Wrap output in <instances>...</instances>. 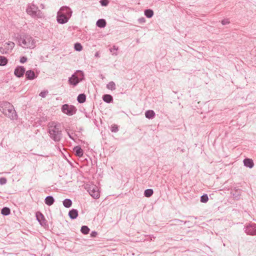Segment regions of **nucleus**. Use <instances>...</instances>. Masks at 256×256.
<instances>
[{
	"instance_id": "nucleus-1",
	"label": "nucleus",
	"mask_w": 256,
	"mask_h": 256,
	"mask_svg": "<svg viewBox=\"0 0 256 256\" xmlns=\"http://www.w3.org/2000/svg\"><path fill=\"white\" fill-rule=\"evenodd\" d=\"M50 137L55 142H59L62 136V128L60 122H51L48 124Z\"/></svg>"
},
{
	"instance_id": "nucleus-2",
	"label": "nucleus",
	"mask_w": 256,
	"mask_h": 256,
	"mask_svg": "<svg viewBox=\"0 0 256 256\" xmlns=\"http://www.w3.org/2000/svg\"><path fill=\"white\" fill-rule=\"evenodd\" d=\"M0 110L4 114L11 120H16L18 118L14 106L8 102H0Z\"/></svg>"
},
{
	"instance_id": "nucleus-3",
	"label": "nucleus",
	"mask_w": 256,
	"mask_h": 256,
	"mask_svg": "<svg viewBox=\"0 0 256 256\" xmlns=\"http://www.w3.org/2000/svg\"><path fill=\"white\" fill-rule=\"evenodd\" d=\"M18 44L24 48H34L36 42L30 35H20L18 38Z\"/></svg>"
},
{
	"instance_id": "nucleus-4",
	"label": "nucleus",
	"mask_w": 256,
	"mask_h": 256,
	"mask_svg": "<svg viewBox=\"0 0 256 256\" xmlns=\"http://www.w3.org/2000/svg\"><path fill=\"white\" fill-rule=\"evenodd\" d=\"M26 12L28 14L34 18H42L44 16L42 12L38 8L33 4H28Z\"/></svg>"
},
{
	"instance_id": "nucleus-5",
	"label": "nucleus",
	"mask_w": 256,
	"mask_h": 256,
	"mask_svg": "<svg viewBox=\"0 0 256 256\" xmlns=\"http://www.w3.org/2000/svg\"><path fill=\"white\" fill-rule=\"evenodd\" d=\"M62 111L68 116H72L76 114V108L74 106L64 104L62 106Z\"/></svg>"
},
{
	"instance_id": "nucleus-6",
	"label": "nucleus",
	"mask_w": 256,
	"mask_h": 256,
	"mask_svg": "<svg viewBox=\"0 0 256 256\" xmlns=\"http://www.w3.org/2000/svg\"><path fill=\"white\" fill-rule=\"evenodd\" d=\"M14 46V43L12 42H6L3 47L0 48V51L2 54L8 53Z\"/></svg>"
},
{
	"instance_id": "nucleus-7",
	"label": "nucleus",
	"mask_w": 256,
	"mask_h": 256,
	"mask_svg": "<svg viewBox=\"0 0 256 256\" xmlns=\"http://www.w3.org/2000/svg\"><path fill=\"white\" fill-rule=\"evenodd\" d=\"M88 192L94 198H99L100 194L98 188L96 186H92L90 188Z\"/></svg>"
},
{
	"instance_id": "nucleus-8",
	"label": "nucleus",
	"mask_w": 256,
	"mask_h": 256,
	"mask_svg": "<svg viewBox=\"0 0 256 256\" xmlns=\"http://www.w3.org/2000/svg\"><path fill=\"white\" fill-rule=\"evenodd\" d=\"M246 234L250 235L256 234V224H252L248 226L245 228Z\"/></svg>"
},
{
	"instance_id": "nucleus-9",
	"label": "nucleus",
	"mask_w": 256,
	"mask_h": 256,
	"mask_svg": "<svg viewBox=\"0 0 256 256\" xmlns=\"http://www.w3.org/2000/svg\"><path fill=\"white\" fill-rule=\"evenodd\" d=\"M70 18V17H68L66 15L60 14L58 12L57 21L59 24H64L66 23Z\"/></svg>"
},
{
	"instance_id": "nucleus-10",
	"label": "nucleus",
	"mask_w": 256,
	"mask_h": 256,
	"mask_svg": "<svg viewBox=\"0 0 256 256\" xmlns=\"http://www.w3.org/2000/svg\"><path fill=\"white\" fill-rule=\"evenodd\" d=\"M25 68L22 66H18L14 70V74L18 78L22 76L25 72Z\"/></svg>"
},
{
	"instance_id": "nucleus-11",
	"label": "nucleus",
	"mask_w": 256,
	"mask_h": 256,
	"mask_svg": "<svg viewBox=\"0 0 256 256\" xmlns=\"http://www.w3.org/2000/svg\"><path fill=\"white\" fill-rule=\"evenodd\" d=\"M60 14L66 15L68 17H71L72 14V10L66 6H62L58 11Z\"/></svg>"
},
{
	"instance_id": "nucleus-12",
	"label": "nucleus",
	"mask_w": 256,
	"mask_h": 256,
	"mask_svg": "<svg viewBox=\"0 0 256 256\" xmlns=\"http://www.w3.org/2000/svg\"><path fill=\"white\" fill-rule=\"evenodd\" d=\"M76 74H73L70 78L68 79V82L70 84H72L74 86H76L78 84L80 81L76 76Z\"/></svg>"
},
{
	"instance_id": "nucleus-13",
	"label": "nucleus",
	"mask_w": 256,
	"mask_h": 256,
	"mask_svg": "<svg viewBox=\"0 0 256 256\" xmlns=\"http://www.w3.org/2000/svg\"><path fill=\"white\" fill-rule=\"evenodd\" d=\"M26 76L27 79L32 80L36 78L34 72L32 70H28L26 72Z\"/></svg>"
},
{
	"instance_id": "nucleus-14",
	"label": "nucleus",
	"mask_w": 256,
	"mask_h": 256,
	"mask_svg": "<svg viewBox=\"0 0 256 256\" xmlns=\"http://www.w3.org/2000/svg\"><path fill=\"white\" fill-rule=\"evenodd\" d=\"M74 151L75 152V154L76 156L82 157L83 156V150L78 146L74 147Z\"/></svg>"
},
{
	"instance_id": "nucleus-15",
	"label": "nucleus",
	"mask_w": 256,
	"mask_h": 256,
	"mask_svg": "<svg viewBox=\"0 0 256 256\" xmlns=\"http://www.w3.org/2000/svg\"><path fill=\"white\" fill-rule=\"evenodd\" d=\"M68 216L70 218L76 219L78 216V211L76 209H72L70 210Z\"/></svg>"
},
{
	"instance_id": "nucleus-16",
	"label": "nucleus",
	"mask_w": 256,
	"mask_h": 256,
	"mask_svg": "<svg viewBox=\"0 0 256 256\" xmlns=\"http://www.w3.org/2000/svg\"><path fill=\"white\" fill-rule=\"evenodd\" d=\"M244 164L246 166L248 167L249 168H252L254 166L253 160L252 159L250 158L244 159Z\"/></svg>"
},
{
	"instance_id": "nucleus-17",
	"label": "nucleus",
	"mask_w": 256,
	"mask_h": 256,
	"mask_svg": "<svg viewBox=\"0 0 256 256\" xmlns=\"http://www.w3.org/2000/svg\"><path fill=\"white\" fill-rule=\"evenodd\" d=\"M102 100L106 102L109 104L112 102L113 98L110 94H106L102 96Z\"/></svg>"
},
{
	"instance_id": "nucleus-18",
	"label": "nucleus",
	"mask_w": 256,
	"mask_h": 256,
	"mask_svg": "<svg viewBox=\"0 0 256 256\" xmlns=\"http://www.w3.org/2000/svg\"><path fill=\"white\" fill-rule=\"evenodd\" d=\"M44 202L46 204L50 206L54 203V200L52 196H47L45 198Z\"/></svg>"
},
{
	"instance_id": "nucleus-19",
	"label": "nucleus",
	"mask_w": 256,
	"mask_h": 256,
	"mask_svg": "<svg viewBox=\"0 0 256 256\" xmlns=\"http://www.w3.org/2000/svg\"><path fill=\"white\" fill-rule=\"evenodd\" d=\"M145 116L147 118L152 119L155 116V113L152 110H148L145 112Z\"/></svg>"
},
{
	"instance_id": "nucleus-20",
	"label": "nucleus",
	"mask_w": 256,
	"mask_h": 256,
	"mask_svg": "<svg viewBox=\"0 0 256 256\" xmlns=\"http://www.w3.org/2000/svg\"><path fill=\"white\" fill-rule=\"evenodd\" d=\"M106 21L104 19H99L96 23V26L100 28H104L106 26Z\"/></svg>"
},
{
	"instance_id": "nucleus-21",
	"label": "nucleus",
	"mask_w": 256,
	"mask_h": 256,
	"mask_svg": "<svg viewBox=\"0 0 256 256\" xmlns=\"http://www.w3.org/2000/svg\"><path fill=\"white\" fill-rule=\"evenodd\" d=\"M86 100V96L84 94H80L77 98V100L80 103H84Z\"/></svg>"
},
{
	"instance_id": "nucleus-22",
	"label": "nucleus",
	"mask_w": 256,
	"mask_h": 256,
	"mask_svg": "<svg viewBox=\"0 0 256 256\" xmlns=\"http://www.w3.org/2000/svg\"><path fill=\"white\" fill-rule=\"evenodd\" d=\"M232 196L235 199H238L240 195L241 192L240 190H235L234 192V190L231 192Z\"/></svg>"
},
{
	"instance_id": "nucleus-23",
	"label": "nucleus",
	"mask_w": 256,
	"mask_h": 256,
	"mask_svg": "<svg viewBox=\"0 0 256 256\" xmlns=\"http://www.w3.org/2000/svg\"><path fill=\"white\" fill-rule=\"evenodd\" d=\"M74 74H76V76L80 80V81H82L84 78V74L80 70H78Z\"/></svg>"
},
{
	"instance_id": "nucleus-24",
	"label": "nucleus",
	"mask_w": 256,
	"mask_h": 256,
	"mask_svg": "<svg viewBox=\"0 0 256 256\" xmlns=\"http://www.w3.org/2000/svg\"><path fill=\"white\" fill-rule=\"evenodd\" d=\"M72 204V201L70 199L66 198L63 201V205L66 208L70 207Z\"/></svg>"
},
{
	"instance_id": "nucleus-25",
	"label": "nucleus",
	"mask_w": 256,
	"mask_h": 256,
	"mask_svg": "<svg viewBox=\"0 0 256 256\" xmlns=\"http://www.w3.org/2000/svg\"><path fill=\"white\" fill-rule=\"evenodd\" d=\"M106 88L111 90H115L116 88V84L114 82L112 81L107 84Z\"/></svg>"
},
{
	"instance_id": "nucleus-26",
	"label": "nucleus",
	"mask_w": 256,
	"mask_h": 256,
	"mask_svg": "<svg viewBox=\"0 0 256 256\" xmlns=\"http://www.w3.org/2000/svg\"><path fill=\"white\" fill-rule=\"evenodd\" d=\"M144 15L148 18H152L154 15V12L152 10L150 9H148L144 10Z\"/></svg>"
},
{
	"instance_id": "nucleus-27",
	"label": "nucleus",
	"mask_w": 256,
	"mask_h": 256,
	"mask_svg": "<svg viewBox=\"0 0 256 256\" xmlns=\"http://www.w3.org/2000/svg\"><path fill=\"white\" fill-rule=\"evenodd\" d=\"M10 210L8 208L4 207L2 208L1 210V213L4 216H8L10 214Z\"/></svg>"
},
{
	"instance_id": "nucleus-28",
	"label": "nucleus",
	"mask_w": 256,
	"mask_h": 256,
	"mask_svg": "<svg viewBox=\"0 0 256 256\" xmlns=\"http://www.w3.org/2000/svg\"><path fill=\"white\" fill-rule=\"evenodd\" d=\"M154 193L152 189H146L144 190V195L146 197L149 198Z\"/></svg>"
},
{
	"instance_id": "nucleus-29",
	"label": "nucleus",
	"mask_w": 256,
	"mask_h": 256,
	"mask_svg": "<svg viewBox=\"0 0 256 256\" xmlns=\"http://www.w3.org/2000/svg\"><path fill=\"white\" fill-rule=\"evenodd\" d=\"M90 230V228L86 226H82L80 230L81 232L84 234H88Z\"/></svg>"
},
{
	"instance_id": "nucleus-30",
	"label": "nucleus",
	"mask_w": 256,
	"mask_h": 256,
	"mask_svg": "<svg viewBox=\"0 0 256 256\" xmlns=\"http://www.w3.org/2000/svg\"><path fill=\"white\" fill-rule=\"evenodd\" d=\"M8 62V60L4 56H0V66H5Z\"/></svg>"
},
{
	"instance_id": "nucleus-31",
	"label": "nucleus",
	"mask_w": 256,
	"mask_h": 256,
	"mask_svg": "<svg viewBox=\"0 0 256 256\" xmlns=\"http://www.w3.org/2000/svg\"><path fill=\"white\" fill-rule=\"evenodd\" d=\"M74 50L76 51L80 52L82 49V46L80 43L77 42L74 44Z\"/></svg>"
},
{
	"instance_id": "nucleus-32",
	"label": "nucleus",
	"mask_w": 256,
	"mask_h": 256,
	"mask_svg": "<svg viewBox=\"0 0 256 256\" xmlns=\"http://www.w3.org/2000/svg\"><path fill=\"white\" fill-rule=\"evenodd\" d=\"M208 200V198L207 194H204L200 197V202H202L206 203Z\"/></svg>"
},
{
	"instance_id": "nucleus-33",
	"label": "nucleus",
	"mask_w": 256,
	"mask_h": 256,
	"mask_svg": "<svg viewBox=\"0 0 256 256\" xmlns=\"http://www.w3.org/2000/svg\"><path fill=\"white\" fill-rule=\"evenodd\" d=\"M36 216L37 220L41 224H42V223L41 222V220L44 218V216L40 212H38L36 214Z\"/></svg>"
},
{
	"instance_id": "nucleus-34",
	"label": "nucleus",
	"mask_w": 256,
	"mask_h": 256,
	"mask_svg": "<svg viewBox=\"0 0 256 256\" xmlns=\"http://www.w3.org/2000/svg\"><path fill=\"white\" fill-rule=\"evenodd\" d=\"M110 130L112 132H118V128L116 124H113L111 126Z\"/></svg>"
},
{
	"instance_id": "nucleus-35",
	"label": "nucleus",
	"mask_w": 256,
	"mask_h": 256,
	"mask_svg": "<svg viewBox=\"0 0 256 256\" xmlns=\"http://www.w3.org/2000/svg\"><path fill=\"white\" fill-rule=\"evenodd\" d=\"M48 90H44L40 92L39 96H41L42 98H44L46 97L47 94H48Z\"/></svg>"
},
{
	"instance_id": "nucleus-36",
	"label": "nucleus",
	"mask_w": 256,
	"mask_h": 256,
	"mask_svg": "<svg viewBox=\"0 0 256 256\" xmlns=\"http://www.w3.org/2000/svg\"><path fill=\"white\" fill-rule=\"evenodd\" d=\"M174 222H176L175 224H178V225L182 224V223H183L184 224H186V221L184 222L183 220H174Z\"/></svg>"
},
{
	"instance_id": "nucleus-37",
	"label": "nucleus",
	"mask_w": 256,
	"mask_h": 256,
	"mask_svg": "<svg viewBox=\"0 0 256 256\" xmlns=\"http://www.w3.org/2000/svg\"><path fill=\"white\" fill-rule=\"evenodd\" d=\"M100 4L102 6H106L108 4V0H101L100 1Z\"/></svg>"
},
{
	"instance_id": "nucleus-38",
	"label": "nucleus",
	"mask_w": 256,
	"mask_h": 256,
	"mask_svg": "<svg viewBox=\"0 0 256 256\" xmlns=\"http://www.w3.org/2000/svg\"><path fill=\"white\" fill-rule=\"evenodd\" d=\"M7 180L5 178H0V184L2 185L6 183Z\"/></svg>"
},
{
	"instance_id": "nucleus-39",
	"label": "nucleus",
	"mask_w": 256,
	"mask_h": 256,
	"mask_svg": "<svg viewBox=\"0 0 256 256\" xmlns=\"http://www.w3.org/2000/svg\"><path fill=\"white\" fill-rule=\"evenodd\" d=\"M27 60V58L25 56H22L20 59V62L21 63H24Z\"/></svg>"
},
{
	"instance_id": "nucleus-40",
	"label": "nucleus",
	"mask_w": 256,
	"mask_h": 256,
	"mask_svg": "<svg viewBox=\"0 0 256 256\" xmlns=\"http://www.w3.org/2000/svg\"><path fill=\"white\" fill-rule=\"evenodd\" d=\"M138 21L140 23H144L146 22L145 18H138Z\"/></svg>"
},
{
	"instance_id": "nucleus-41",
	"label": "nucleus",
	"mask_w": 256,
	"mask_h": 256,
	"mask_svg": "<svg viewBox=\"0 0 256 256\" xmlns=\"http://www.w3.org/2000/svg\"><path fill=\"white\" fill-rule=\"evenodd\" d=\"M97 232H95V231H92V233L90 234V236L92 237H96L97 235Z\"/></svg>"
},
{
	"instance_id": "nucleus-42",
	"label": "nucleus",
	"mask_w": 256,
	"mask_h": 256,
	"mask_svg": "<svg viewBox=\"0 0 256 256\" xmlns=\"http://www.w3.org/2000/svg\"><path fill=\"white\" fill-rule=\"evenodd\" d=\"M118 50V48L116 47L115 46H113L112 48L110 49V51L112 52L113 50L116 51Z\"/></svg>"
},
{
	"instance_id": "nucleus-43",
	"label": "nucleus",
	"mask_w": 256,
	"mask_h": 256,
	"mask_svg": "<svg viewBox=\"0 0 256 256\" xmlns=\"http://www.w3.org/2000/svg\"><path fill=\"white\" fill-rule=\"evenodd\" d=\"M229 23H230V21L228 20H225V25L226 24H229Z\"/></svg>"
},
{
	"instance_id": "nucleus-44",
	"label": "nucleus",
	"mask_w": 256,
	"mask_h": 256,
	"mask_svg": "<svg viewBox=\"0 0 256 256\" xmlns=\"http://www.w3.org/2000/svg\"><path fill=\"white\" fill-rule=\"evenodd\" d=\"M68 135L69 137H70L71 139L74 140V138L70 134V133H69V132H68Z\"/></svg>"
},
{
	"instance_id": "nucleus-45",
	"label": "nucleus",
	"mask_w": 256,
	"mask_h": 256,
	"mask_svg": "<svg viewBox=\"0 0 256 256\" xmlns=\"http://www.w3.org/2000/svg\"><path fill=\"white\" fill-rule=\"evenodd\" d=\"M222 22V25H224V20H222V22Z\"/></svg>"
},
{
	"instance_id": "nucleus-46",
	"label": "nucleus",
	"mask_w": 256,
	"mask_h": 256,
	"mask_svg": "<svg viewBox=\"0 0 256 256\" xmlns=\"http://www.w3.org/2000/svg\"><path fill=\"white\" fill-rule=\"evenodd\" d=\"M180 150L182 152H184L185 150L184 149H182Z\"/></svg>"
},
{
	"instance_id": "nucleus-47",
	"label": "nucleus",
	"mask_w": 256,
	"mask_h": 256,
	"mask_svg": "<svg viewBox=\"0 0 256 256\" xmlns=\"http://www.w3.org/2000/svg\"><path fill=\"white\" fill-rule=\"evenodd\" d=\"M95 56H98V53H96V54H95Z\"/></svg>"
},
{
	"instance_id": "nucleus-48",
	"label": "nucleus",
	"mask_w": 256,
	"mask_h": 256,
	"mask_svg": "<svg viewBox=\"0 0 256 256\" xmlns=\"http://www.w3.org/2000/svg\"><path fill=\"white\" fill-rule=\"evenodd\" d=\"M113 54H115V55H117V54L116 53H114Z\"/></svg>"
}]
</instances>
